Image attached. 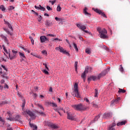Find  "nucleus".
I'll return each instance as SVG.
<instances>
[{"mask_svg": "<svg viewBox=\"0 0 130 130\" xmlns=\"http://www.w3.org/2000/svg\"><path fill=\"white\" fill-rule=\"evenodd\" d=\"M40 7V10H41V11H43V12H45V8L41 6V5H39Z\"/></svg>", "mask_w": 130, "mask_h": 130, "instance_id": "nucleus-38", "label": "nucleus"}, {"mask_svg": "<svg viewBox=\"0 0 130 130\" xmlns=\"http://www.w3.org/2000/svg\"><path fill=\"white\" fill-rule=\"evenodd\" d=\"M67 118L68 119H69L70 120H75V115L74 114V113H71L67 112Z\"/></svg>", "mask_w": 130, "mask_h": 130, "instance_id": "nucleus-11", "label": "nucleus"}, {"mask_svg": "<svg viewBox=\"0 0 130 130\" xmlns=\"http://www.w3.org/2000/svg\"><path fill=\"white\" fill-rule=\"evenodd\" d=\"M77 27L79 28V29H80V30H82V31H83L84 33H87L88 34H91V32H89L87 30H86V27L84 25H82V23H77L76 24Z\"/></svg>", "mask_w": 130, "mask_h": 130, "instance_id": "nucleus-6", "label": "nucleus"}, {"mask_svg": "<svg viewBox=\"0 0 130 130\" xmlns=\"http://www.w3.org/2000/svg\"><path fill=\"white\" fill-rule=\"evenodd\" d=\"M19 56L20 57H21V58H26V56H25V55L24 54V53L19 52Z\"/></svg>", "mask_w": 130, "mask_h": 130, "instance_id": "nucleus-26", "label": "nucleus"}, {"mask_svg": "<svg viewBox=\"0 0 130 130\" xmlns=\"http://www.w3.org/2000/svg\"><path fill=\"white\" fill-rule=\"evenodd\" d=\"M74 48L75 49V51L78 52L79 51V49L78 48V46L77 44L75 43H73Z\"/></svg>", "mask_w": 130, "mask_h": 130, "instance_id": "nucleus-27", "label": "nucleus"}, {"mask_svg": "<svg viewBox=\"0 0 130 130\" xmlns=\"http://www.w3.org/2000/svg\"><path fill=\"white\" fill-rule=\"evenodd\" d=\"M111 117H112V113L111 112L105 113L103 116V118L105 119H108Z\"/></svg>", "mask_w": 130, "mask_h": 130, "instance_id": "nucleus-12", "label": "nucleus"}, {"mask_svg": "<svg viewBox=\"0 0 130 130\" xmlns=\"http://www.w3.org/2000/svg\"><path fill=\"white\" fill-rule=\"evenodd\" d=\"M47 36H50L51 37H55V35L52 34H48Z\"/></svg>", "mask_w": 130, "mask_h": 130, "instance_id": "nucleus-56", "label": "nucleus"}, {"mask_svg": "<svg viewBox=\"0 0 130 130\" xmlns=\"http://www.w3.org/2000/svg\"><path fill=\"white\" fill-rule=\"evenodd\" d=\"M55 20H56V21H58V22H61V21H63V19L59 18H58L57 17H56L55 18Z\"/></svg>", "mask_w": 130, "mask_h": 130, "instance_id": "nucleus-32", "label": "nucleus"}, {"mask_svg": "<svg viewBox=\"0 0 130 130\" xmlns=\"http://www.w3.org/2000/svg\"><path fill=\"white\" fill-rule=\"evenodd\" d=\"M29 39H30L31 43L32 45H34V40L32 38V37H29Z\"/></svg>", "mask_w": 130, "mask_h": 130, "instance_id": "nucleus-42", "label": "nucleus"}, {"mask_svg": "<svg viewBox=\"0 0 130 130\" xmlns=\"http://www.w3.org/2000/svg\"><path fill=\"white\" fill-rule=\"evenodd\" d=\"M43 65L45 66V68L47 70H44L43 71L44 74H45V75H49V73L48 72V71H49V68H48V67H47V64H46V63H43Z\"/></svg>", "mask_w": 130, "mask_h": 130, "instance_id": "nucleus-13", "label": "nucleus"}, {"mask_svg": "<svg viewBox=\"0 0 130 130\" xmlns=\"http://www.w3.org/2000/svg\"><path fill=\"white\" fill-rule=\"evenodd\" d=\"M2 47L4 50V51L6 53H8V50L6 49V47L5 46V45H3Z\"/></svg>", "mask_w": 130, "mask_h": 130, "instance_id": "nucleus-49", "label": "nucleus"}, {"mask_svg": "<svg viewBox=\"0 0 130 130\" xmlns=\"http://www.w3.org/2000/svg\"><path fill=\"white\" fill-rule=\"evenodd\" d=\"M49 92H52V87L49 88Z\"/></svg>", "mask_w": 130, "mask_h": 130, "instance_id": "nucleus-64", "label": "nucleus"}, {"mask_svg": "<svg viewBox=\"0 0 130 130\" xmlns=\"http://www.w3.org/2000/svg\"><path fill=\"white\" fill-rule=\"evenodd\" d=\"M88 11V8L87 7H85L83 10V14L85 15V16H88V17H91V13H88L87 12Z\"/></svg>", "mask_w": 130, "mask_h": 130, "instance_id": "nucleus-16", "label": "nucleus"}, {"mask_svg": "<svg viewBox=\"0 0 130 130\" xmlns=\"http://www.w3.org/2000/svg\"><path fill=\"white\" fill-rule=\"evenodd\" d=\"M81 78H82L84 82H85V80L86 79V73L83 72L81 75Z\"/></svg>", "mask_w": 130, "mask_h": 130, "instance_id": "nucleus-29", "label": "nucleus"}, {"mask_svg": "<svg viewBox=\"0 0 130 130\" xmlns=\"http://www.w3.org/2000/svg\"><path fill=\"white\" fill-rule=\"evenodd\" d=\"M97 31L100 34V37L102 39H107L108 36L106 35L107 34V30L105 28H101V27H99L97 28Z\"/></svg>", "mask_w": 130, "mask_h": 130, "instance_id": "nucleus-1", "label": "nucleus"}, {"mask_svg": "<svg viewBox=\"0 0 130 130\" xmlns=\"http://www.w3.org/2000/svg\"><path fill=\"white\" fill-rule=\"evenodd\" d=\"M2 61H7V60L4 58L3 57L1 58Z\"/></svg>", "mask_w": 130, "mask_h": 130, "instance_id": "nucleus-63", "label": "nucleus"}, {"mask_svg": "<svg viewBox=\"0 0 130 130\" xmlns=\"http://www.w3.org/2000/svg\"><path fill=\"white\" fill-rule=\"evenodd\" d=\"M72 107L75 109V110H77L78 111H85V110H87L89 107L82 104H79L78 105H73Z\"/></svg>", "mask_w": 130, "mask_h": 130, "instance_id": "nucleus-2", "label": "nucleus"}, {"mask_svg": "<svg viewBox=\"0 0 130 130\" xmlns=\"http://www.w3.org/2000/svg\"><path fill=\"white\" fill-rule=\"evenodd\" d=\"M88 72H89L90 73H92L93 71V68L92 67H88Z\"/></svg>", "mask_w": 130, "mask_h": 130, "instance_id": "nucleus-46", "label": "nucleus"}, {"mask_svg": "<svg viewBox=\"0 0 130 130\" xmlns=\"http://www.w3.org/2000/svg\"><path fill=\"white\" fill-rule=\"evenodd\" d=\"M15 9V7H14L13 6H10V8L9 9V11H12V10H14Z\"/></svg>", "mask_w": 130, "mask_h": 130, "instance_id": "nucleus-58", "label": "nucleus"}, {"mask_svg": "<svg viewBox=\"0 0 130 130\" xmlns=\"http://www.w3.org/2000/svg\"><path fill=\"white\" fill-rule=\"evenodd\" d=\"M38 113H39L40 115H42V116H45V115H46L44 112H38Z\"/></svg>", "mask_w": 130, "mask_h": 130, "instance_id": "nucleus-40", "label": "nucleus"}, {"mask_svg": "<svg viewBox=\"0 0 130 130\" xmlns=\"http://www.w3.org/2000/svg\"><path fill=\"white\" fill-rule=\"evenodd\" d=\"M45 24L47 27H50V26L52 25V22L49 20H46Z\"/></svg>", "mask_w": 130, "mask_h": 130, "instance_id": "nucleus-21", "label": "nucleus"}, {"mask_svg": "<svg viewBox=\"0 0 130 130\" xmlns=\"http://www.w3.org/2000/svg\"><path fill=\"white\" fill-rule=\"evenodd\" d=\"M56 2V0H54L53 1H49V3H51L52 6H53V5H54V4H55Z\"/></svg>", "mask_w": 130, "mask_h": 130, "instance_id": "nucleus-44", "label": "nucleus"}, {"mask_svg": "<svg viewBox=\"0 0 130 130\" xmlns=\"http://www.w3.org/2000/svg\"><path fill=\"white\" fill-rule=\"evenodd\" d=\"M35 9H36V10H40V6L38 7L37 6H35Z\"/></svg>", "mask_w": 130, "mask_h": 130, "instance_id": "nucleus-60", "label": "nucleus"}, {"mask_svg": "<svg viewBox=\"0 0 130 130\" xmlns=\"http://www.w3.org/2000/svg\"><path fill=\"white\" fill-rule=\"evenodd\" d=\"M0 121H2L3 124H5V120L3 119V118L2 117H0Z\"/></svg>", "mask_w": 130, "mask_h": 130, "instance_id": "nucleus-53", "label": "nucleus"}, {"mask_svg": "<svg viewBox=\"0 0 130 130\" xmlns=\"http://www.w3.org/2000/svg\"><path fill=\"white\" fill-rule=\"evenodd\" d=\"M127 121L126 120L122 121L121 122H119L117 123V126H120L121 125H125V123H126Z\"/></svg>", "mask_w": 130, "mask_h": 130, "instance_id": "nucleus-20", "label": "nucleus"}, {"mask_svg": "<svg viewBox=\"0 0 130 130\" xmlns=\"http://www.w3.org/2000/svg\"><path fill=\"white\" fill-rule=\"evenodd\" d=\"M20 117H21V116H20V115H17L16 116L15 119L17 121H19V122H22V121L20 120Z\"/></svg>", "mask_w": 130, "mask_h": 130, "instance_id": "nucleus-24", "label": "nucleus"}, {"mask_svg": "<svg viewBox=\"0 0 130 130\" xmlns=\"http://www.w3.org/2000/svg\"><path fill=\"white\" fill-rule=\"evenodd\" d=\"M85 52L87 54H90L91 53V49L87 48L85 49Z\"/></svg>", "mask_w": 130, "mask_h": 130, "instance_id": "nucleus-28", "label": "nucleus"}, {"mask_svg": "<svg viewBox=\"0 0 130 130\" xmlns=\"http://www.w3.org/2000/svg\"><path fill=\"white\" fill-rule=\"evenodd\" d=\"M0 37H1V38L4 40L5 42H6V43H7V44H9V40H8V38H7V37L5 36V35L2 34L0 35Z\"/></svg>", "mask_w": 130, "mask_h": 130, "instance_id": "nucleus-17", "label": "nucleus"}, {"mask_svg": "<svg viewBox=\"0 0 130 130\" xmlns=\"http://www.w3.org/2000/svg\"><path fill=\"white\" fill-rule=\"evenodd\" d=\"M71 94L74 97H77V98H81V94L79 93V90L78 89V83H75L74 85L73 91Z\"/></svg>", "mask_w": 130, "mask_h": 130, "instance_id": "nucleus-3", "label": "nucleus"}, {"mask_svg": "<svg viewBox=\"0 0 130 130\" xmlns=\"http://www.w3.org/2000/svg\"><path fill=\"white\" fill-rule=\"evenodd\" d=\"M47 103L50 106H52V107H57V105L54 103L48 102Z\"/></svg>", "mask_w": 130, "mask_h": 130, "instance_id": "nucleus-23", "label": "nucleus"}, {"mask_svg": "<svg viewBox=\"0 0 130 130\" xmlns=\"http://www.w3.org/2000/svg\"><path fill=\"white\" fill-rule=\"evenodd\" d=\"M84 73L85 74H88V73H89V69H88V66L86 67Z\"/></svg>", "mask_w": 130, "mask_h": 130, "instance_id": "nucleus-39", "label": "nucleus"}, {"mask_svg": "<svg viewBox=\"0 0 130 130\" xmlns=\"http://www.w3.org/2000/svg\"><path fill=\"white\" fill-rule=\"evenodd\" d=\"M101 114H99L98 115H97L95 118H94V121H97L99 118H100Z\"/></svg>", "mask_w": 130, "mask_h": 130, "instance_id": "nucleus-35", "label": "nucleus"}, {"mask_svg": "<svg viewBox=\"0 0 130 130\" xmlns=\"http://www.w3.org/2000/svg\"><path fill=\"white\" fill-rule=\"evenodd\" d=\"M9 57L11 60H13V59H15V58H17V55H15L14 54L11 53H9Z\"/></svg>", "mask_w": 130, "mask_h": 130, "instance_id": "nucleus-18", "label": "nucleus"}, {"mask_svg": "<svg viewBox=\"0 0 130 130\" xmlns=\"http://www.w3.org/2000/svg\"><path fill=\"white\" fill-rule=\"evenodd\" d=\"M8 26V27L9 29H11V31H13V27H12V25H11L10 23H9V24H7Z\"/></svg>", "mask_w": 130, "mask_h": 130, "instance_id": "nucleus-48", "label": "nucleus"}, {"mask_svg": "<svg viewBox=\"0 0 130 130\" xmlns=\"http://www.w3.org/2000/svg\"><path fill=\"white\" fill-rule=\"evenodd\" d=\"M4 88H7V89H9V85H8V84H5Z\"/></svg>", "mask_w": 130, "mask_h": 130, "instance_id": "nucleus-62", "label": "nucleus"}, {"mask_svg": "<svg viewBox=\"0 0 130 130\" xmlns=\"http://www.w3.org/2000/svg\"><path fill=\"white\" fill-rule=\"evenodd\" d=\"M84 101H86V102H87V103H90V101H89V99H88V98H85L84 99Z\"/></svg>", "mask_w": 130, "mask_h": 130, "instance_id": "nucleus-51", "label": "nucleus"}, {"mask_svg": "<svg viewBox=\"0 0 130 130\" xmlns=\"http://www.w3.org/2000/svg\"><path fill=\"white\" fill-rule=\"evenodd\" d=\"M46 124L48 125V126H49V127H50V128H51L52 129H56L57 128H59L58 125L54 123H51L50 122H48V121L46 122Z\"/></svg>", "mask_w": 130, "mask_h": 130, "instance_id": "nucleus-8", "label": "nucleus"}, {"mask_svg": "<svg viewBox=\"0 0 130 130\" xmlns=\"http://www.w3.org/2000/svg\"><path fill=\"white\" fill-rule=\"evenodd\" d=\"M119 101H120V98L118 97L116 99H113V100H112L111 101L110 103V106H111L112 107L114 106V105H116V104H117V103H119Z\"/></svg>", "mask_w": 130, "mask_h": 130, "instance_id": "nucleus-10", "label": "nucleus"}, {"mask_svg": "<svg viewBox=\"0 0 130 130\" xmlns=\"http://www.w3.org/2000/svg\"><path fill=\"white\" fill-rule=\"evenodd\" d=\"M39 19H38V22H41V20H42V16L41 15H38Z\"/></svg>", "mask_w": 130, "mask_h": 130, "instance_id": "nucleus-45", "label": "nucleus"}, {"mask_svg": "<svg viewBox=\"0 0 130 130\" xmlns=\"http://www.w3.org/2000/svg\"><path fill=\"white\" fill-rule=\"evenodd\" d=\"M119 71H120V72H121L122 73H123V72H124L123 67H122V64L120 65Z\"/></svg>", "mask_w": 130, "mask_h": 130, "instance_id": "nucleus-34", "label": "nucleus"}, {"mask_svg": "<svg viewBox=\"0 0 130 130\" xmlns=\"http://www.w3.org/2000/svg\"><path fill=\"white\" fill-rule=\"evenodd\" d=\"M22 49L24 51H26L28 52V53H30V51L29 50H27V49L24 48V47H22Z\"/></svg>", "mask_w": 130, "mask_h": 130, "instance_id": "nucleus-52", "label": "nucleus"}, {"mask_svg": "<svg viewBox=\"0 0 130 130\" xmlns=\"http://www.w3.org/2000/svg\"><path fill=\"white\" fill-rule=\"evenodd\" d=\"M110 70V67L108 68L107 69H105L103 72H102L100 74H99L98 76V79H100L102 77H105L107 74H108V72H109Z\"/></svg>", "mask_w": 130, "mask_h": 130, "instance_id": "nucleus-5", "label": "nucleus"}, {"mask_svg": "<svg viewBox=\"0 0 130 130\" xmlns=\"http://www.w3.org/2000/svg\"><path fill=\"white\" fill-rule=\"evenodd\" d=\"M57 12H60V11H61V7H60V6L58 5L57 7Z\"/></svg>", "mask_w": 130, "mask_h": 130, "instance_id": "nucleus-43", "label": "nucleus"}, {"mask_svg": "<svg viewBox=\"0 0 130 130\" xmlns=\"http://www.w3.org/2000/svg\"><path fill=\"white\" fill-rule=\"evenodd\" d=\"M52 41L54 42H55L56 41H62V40H61L60 39H58V38H55V39H53V40Z\"/></svg>", "mask_w": 130, "mask_h": 130, "instance_id": "nucleus-41", "label": "nucleus"}, {"mask_svg": "<svg viewBox=\"0 0 130 130\" xmlns=\"http://www.w3.org/2000/svg\"><path fill=\"white\" fill-rule=\"evenodd\" d=\"M47 9L48 11H52V9L50 8L49 6H47Z\"/></svg>", "mask_w": 130, "mask_h": 130, "instance_id": "nucleus-54", "label": "nucleus"}, {"mask_svg": "<svg viewBox=\"0 0 130 130\" xmlns=\"http://www.w3.org/2000/svg\"><path fill=\"white\" fill-rule=\"evenodd\" d=\"M8 120H10V121H12L13 120V118L12 117L9 116V117L7 119Z\"/></svg>", "mask_w": 130, "mask_h": 130, "instance_id": "nucleus-59", "label": "nucleus"}, {"mask_svg": "<svg viewBox=\"0 0 130 130\" xmlns=\"http://www.w3.org/2000/svg\"><path fill=\"white\" fill-rule=\"evenodd\" d=\"M37 106L39 107V108H40V109H42V110H44V108H43V106L40 104H37Z\"/></svg>", "mask_w": 130, "mask_h": 130, "instance_id": "nucleus-30", "label": "nucleus"}, {"mask_svg": "<svg viewBox=\"0 0 130 130\" xmlns=\"http://www.w3.org/2000/svg\"><path fill=\"white\" fill-rule=\"evenodd\" d=\"M54 110H55V111H56L57 112H58V113H59V115H60V116H61V113H60V112H59V109H55Z\"/></svg>", "mask_w": 130, "mask_h": 130, "instance_id": "nucleus-47", "label": "nucleus"}, {"mask_svg": "<svg viewBox=\"0 0 130 130\" xmlns=\"http://www.w3.org/2000/svg\"><path fill=\"white\" fill-rule=\"evenodd\" d=\"M125 92H126V90H125L124 89H122L121 88H119V90L118 91V93L119 94H121V93H125Z\"/></svg>", "mask_w": 130, "mask_h": 130, "instance_id": "nucleus-25", "label": "nucleus"}, {"mask_svg": "<svg viewBox=\"0 0 130 130\" xmlns=\"http://www.w3.org/2000/svg\"><path fill=\"white\" fill-rule=\"evenodd\" d=\"M116 124H115V123L114 122H113L109 125L108 130H115V128H114V126H116Z\"/></svg>", "mask_w": 130, "mask_h": 130, "instance_id": "nucleus-19", "label": "nucleus"}, {"mask_svg": "<svg viewBox=\"0 0 130 130\" xmlns=\"http://www.w3.org/2000/svg\"><path fill=\"white\" fill-rule=\"evenodd\" d=\"M25 107V102H23L22 103V110L24 111V108Z\"/></svg>", "mask_w": 130, "mask_h": 130, "instance_id": "nucleus-57", "label": "nucleus"}, {"mask_svg": "<svg viewBox=\"0 0 130 130\" xmlns=\"http://www.w3.org/2000/svg\"><path fill=\"white\" fill-rule=\"evenodd\" d=\"M12 53H13V54H14L15 55H17V53H18V51H15L14 50H12Z\"/></svg>", "mask_w": 130, "mask_h": 130, "instance_id": "nucleus-50", "label": "nucleus"}, {"mask_svg": "<svg viewBox=\"0 0 130 130\" xmlns=\"http://www.w3.org/2000/svg\"><path fill=\"white\" fill-rule=\"evenodd\" d=\"M88 82H91V81H96V80H99V79H98V77H97V76H91L89 77L87 79Z\"/></svg>", "mask_w": 130, "mask_h": 130, "instance_id": "nucleus-15", "label": "nucleus"}, {"mask_svg": "<svg viewBox=\"0 0 130 130\" xmlns=\"http://www.w3.org/2000/svg\"><path fill=\"white\" fill-rule=\"evenodd\" d=\"M92 106L93 107H94V108H98V106L97 105V104H96V103L93 102L92 103Z\"/></svg>", "mask_w": 130, "mask_h": 130, "instance_id": "nucleus-37", "label": "nucleus"}, {"mask_svg": "<svg viewBox=\"0 0 130 130\" xmlns=\"http://www.w3.org/2000/svg\"><path fill=\"white\" fill-rule=\"evenodd\" d=\"M55 49H56V50H58L61 53H63V54H66V55H68V56H70V55L69 52H67V50H64V49H63V48H62L60 46H59V47H56Z\"/></svg>", "mask_w": 130, "mask_h": 130, "instance_id": "nucleus-7", "label": "nucleus"}, {"mask_svg": "<svg viewBox=\"0 0 130 130\" xmlns=\"http://www.w3.org/2000/svg\"><path fill=\"white\" fill-rule=\"evenodd\" d=\"M0 10H1L2 11V12H4V11H6V8H5V6L1 5L0 6Z\"/></svg>", "mask_w": 130, "mask_h": 130, "instance_id": "nucleus-33", "label": "nucleus"}, {"mask_svg": "<svg viewBox=\"0 0 130 130\" xmlns=\"http://www.w3.org/2000/svg\"><path fill=\"white\" fill-rule=\"evenodd\" d=\"M22 114H28L29 116L31 118V119H35L36 118V115L33 112L30 110L23 111L22 112Z\"/></svg>", "mask_w": 130, "mask_h": 130, "instance_id": "nucleus-4", "label": "nucleus"}, {"mask_svg": "<svg viewBox=\"0 0 130 130\" xmlns=\"http://www.w3.org/2000/svg\"><path fill=\"white\" fill-rule=\"evenodd\" d=\"M94 97H98V90L97 89H94Z\"/></svg>", "mask_w": 130, "mask_h": 130, "instance_id": "nucleus-36", "label": "nucleus"}, {"mask_svg": "<svg viewBox=\"0 0 130 130\" xmlns=\"http://www.w3.org/2000/svg\"><path fill=\"white\" fill-rule=\"evenodd\" d=\"M1 67L2 68H3V69H4V70H5V71H6V72H8V69H7L6 67H5L4 65H2Z\"/></svg>", "mask_w": 130, "mask_h": 130, "instance_id": "nucleus-55", "label": "nucleus"}, {"mask_svg": "<svg viewBox=\"0 0 130 130\" xmlns=\"http://www.w3.org/2000/svg\"><path fill=\"white\" fill-rule=\"evenodd\" d=\"M75 69L76 73H78V61L75 62Z\"/></svg>", "mask_w": 130, "mask_h": 130, "instance_id": "nucleus-31", "label": "nucleus"}, {"mask_svg": "<svg viewBox=\"0 0 130 130\" xmlns=\"http://www.w3.org/2000/svg\"><path fill=\"white\" fill-rule=\"evenodd\" d=\"M40 40L42 43L45 42V41H49V39L46 38L45 36H42L40 37Z\"/></svg>", "mask_w": 130, "mask_h": 130, "instance_id": "nucleus-14", "label": "nucleus"}, {"mask_svg": "<svg viewBox=\"0 0 130 130\" xmlns=\"http://www.w3.org/2000/svg\"><path fill=\"white\" fill-rule=\"evenodd\" d=\"M42 53H43V54H47V52H46V50H43L42 51Z\"/></svg>", "mask_w": 130, "mask_h": 130, "instance_id": "nucleus-61", "label": "nucleus"}, {"mask_svg": "<svg viewBox=\"0 0 130 130\" xmlns=\"http://www.w3.org/2000/svg\"><path fill=\"white\" fill-rule=\"evenodd\" d=\"M93 11L95 12V13H97V14H99V15H101L104 18H107V16H106V15H105V13L104 12H103L102 11H101L100 9H95V8H92Z\"/></svg>", "mask_w": 130, "mask_h": 130, "instance_id": "nucleus-9", "label": "nucleus"}, {"mask_svg": "<svg viewBox=\"0 0 130 130\" xmlns=\"http://www.w3.org/2000/svg\"><path fill=\"white\" fill-rule=\"evenodd\" d=\"M3 30H4V31H6V33H7V34H8L9 35H10L11 36L13 35V32L9 31V29L4 27L3 28Z\"/></svg>", "mask_w": 130, "mask_h": 130, "instance_id": "nucleus-22", "label": "nucleus"}]
</instances>
